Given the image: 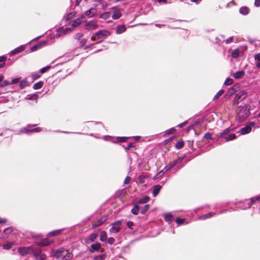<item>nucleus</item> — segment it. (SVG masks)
I'll return each instance as SVG.
<instances>
[{
    "mask_svg": "<svg viewBox=\"0 0 260 260\" xmlns=\"http://www.w3.org/2000/svg\"><path fill=\"white\" fill-rule=\"evenodd\" d=\"M34 248L32 247H22L18 249V252L21 255H25L27 254H32Z\"/></svg>",
    "mask_w": 260,
    "mask_h": 260,
    "instance_id": "obj_7",
    "label": "nucleus"
},
{
    "mask_svg": "<svg viewBox=\"0 0 260 260\" xmlns=\"http://www.w3.org/2000/svg\"><path fill=\"white\" fill-rule=\"evenodd\" d=\"M24 48H25L24 46H21L19 47H18V48L14 49L13 50H12L11 51V54H16L20 53L24 50Z\"/></svg>",
    "mask_w": 260,
    "mask_h": 260,
    "instance_id": "obj_24",
    "label": "nucleus"
},
{
    "mask_svg": "<svg viewBox=\"0 0 260 260\" xmlns=\"http://www.w3.org/2000/svg\"><path fill=\"white\" fill-rule=\"evenodd\" d=\"M61 230H55L54 231H52L49 233V235H50L51 236H55L58 234H59L60 233Z\"/></svg>",
    "mask_w": 260,
    "mask_h": 260,
    "instance_id": "obj_47",
    "label": "nucleus"
},
{
    "mask_svg": "<svg viewBox=\"0 0 260 260\" xmlns=\"http://www.w3.org/2000/svg\"><path fill=\"white\" fill-rule=\"evenodd\" d=\"M112 225V227L110 229V233H117L121 229V221L120 220L116 221Z\"/></svg>",
    "mask_w": 260,
    "mask_h": 260,
    "instance_id": "obj_6",
    "label": "nucleus"
},
{
    "mask_svg": "<svg viewBox=\"0 0 260 260\" xmlns=\"http://www.w3.org/2000/svg\"><path fill=\"white\" fill-rule=\"evenodd\" d=\"M106 258V255L103 254L94 256L93 260H104Z\"/></svg>",
    "mask_w": 260,
    "mask_h": 260,
    "instance_id": "obj_36",
    "label": "nucleus"
},
{
    "mask_svg": "<svg viewBox=\"0 0 260 260\" xmlns=\"http://www.w3.org/2000/svg\"><path fill=\"white\" fill-rule=\"evenodd\" d=\"M233 39V37H231L228 38L227 40H225V43L226 44H229L232 42V40Z\"/></svg>",
    "mask_w": 260,
    "mask_h": 260,
    "instance_id": "obj_60",
    "label": "nucleus"
},
{
    "mask_svg": "<svg viewBox=\"0 0 260 260\" xmlns=\"http://www.w3.org/2000/svg\"><path fill=\"white\" fill-rule=\"evenodd\" d=\"M249 10L247 7H242L239 10V12L242 15H247L249 13Z\"/></svg>",
    "mask_w": 260,
    "mask_h": 260,
    "instance_id": "obj_25",
    "label": "nucleus"
},
{
    "mask_svg": "<svg viewBox=\"0 0 260 260\" xmlns=\"http://www.w3.org/2000/svg\"><path fill=\"white\" fill-rule=\"evenodd\" d=\"M233 83V80L232 78H228L224 81V84L225 85H230Z\"/></svg>",
    "mask_w": 260,
    "mask_h": 260,
    "instance_id": "obj_40",
    "label": "nucleus"
},
{
    "mask_svg": "<svg viewBox=\"0 0 260 260\" xmlns=\"http://www.w3.org/2000/svg\"><path fill=\"white\" fill-rule=\"evenodd\" d=\"M255 125L254 122H250L247 124L245 127L242 128L239 131L241 135H245L249 133L252 129V127Z\"/></svg>",
    "mask_w": 260,
    "mask_h": 260,
    "instance_id": "obj_5",
    "label": "nucleus"
},
{
    "mask_svg": "<svg viewBox=\"0 0 260 260\" xmlns=\"http://www.w3.org/2000/svg\"><path fill=\"white\" fill-rule=\"evenodd\" d=\"M111 35V32L107 30H100L95 33L98 39H101L104 37L109 36Z\"/></svg>",
    "mask_w": 260,
    "mask_h": 260,
    "instance_id": "obj_8",
    "label": "nucleus"
},
{
    "mask_svg": "<svg viewBox=\"0 0 260 260\" xmlns=\"http://www.w3.org/2000/svg\"><path fill=\"white\" fill-rule=\"evenodd\" d=\"M98 236V235L97 233H93L90 234L88 236V237H87L85 239V243L86 244H89L90 242H94L96 240V239L97 238Z\"/></svg>",
    "mask_w": 260,
    "mask_h": 260,
    "instance_id": "obj_10",
    "label": "nucleus"
},
{
    "mask_svg": "<svg viewBox=\"0 0 260 260\" xmlns=\"http://www.w3.org/2000/svg\"><path fill=\"white\" fill-rule=\"evenodd\" d=\"M101 248V244L99 243L93 244L91 245L90 248L89 249V251L91 253H93L95 251H98Z\"/></svg>",
    "mask_w": 260,
    "mask_h": 260,
    "instance_id": "obj_11",
    "label": "nucleus"
},
{
    "mask_svg": "<svg viewBox=\"0 0 260 260\" xmlns=\"http://www.w3.org/2000/svg\"><path fill=\"white\" fill-rule=\"evenodd\" d=\"M184 143L183 141H180L177 142L175 145V148L177 149H181L183 147Z\"/></svg>",
    "mask_w": 260,
    "mask_h": 260,
    "instance_id": "obj_38",
    "label": "nucleus"
},
{
    "mask_svg": "<svg viewBox=\"0 0 260 260\" xmlns=\"http://www.w3.org/2000/svg\"><path fill=\"white\" fill-rule=\"evenodd\" d=\"M126 27L124 25L117 26L116 32L117 34H120L126 30Z\"/></svg>",
    "mask_w": 260,
    "mask_h": 260,
    "instance_id": "obj_23",
    "label": "nucleus"
},
{
    "mask_svg": "<svg viewBox=\"0 0 260 260\" xmlns=\"http://www.w3.org/2000/svg\"><path fill=\"white\" fill-rule=\"evenodd\" d=\"M6 57L4 56H0V62H2V63H4L5 64V62L6 60Z\"/></svg>",
    "mask_w": 260,
    "mask_h": 260,
    "instance_id": "obj_56",
    "label": "nucleus"
},
{
    "mask_svg": "<svg viewBox=\"0 0 260 260\" xmlns=\"http://www.w3.org/2000/svg\"><path fill=\"white\" fill-rule=\"evenodd\" d=\"M235 88H236V86H234L231 87L228 90V91L226 92V93L225 94V95H224L225 98L228 99V98H230L233 94L235 93V92L237 91L236 89Z\"/></svg>",
    "mask_w": 260,
    "mask_h": 260,
    "instance_id": "obj_14",
    "label": "nucleus"
},
{
    "mask_svg": "<svg viewBox=\"0 0 260 260\" xmlns=\"http://www.w3.org/2000/svg\"><path fill=\"white\" fill-rule=\"evenodd\" d=\"M12 228L10 227H9V228H6V229H5L4 233L6 234H8L9 233H10L11 232H12Z\"/></svg>",
    "mask_w": 260,
    "mask_h": 260,
    "instance_id": "obj_53",
    "label": "nucleus"
},
{
    "mask_svg": "<svg viewBox=\"0 0 260 260\" xmlns=\"http://www.w3.org/2000/svg\"><path fill=\"white\" fill-rule=\"evenodd\" d=\"M184 156H181V157H179L177 159L174 160L173 161V162H172V164H170L169 168L166 171L169 170V169L173 168L176 165L181 163L182 162V161L183 160V159H184Z\"/></svg>",
    "mask_w": 260,
    "mask_h": 260,
    "instance_id": "obj_19",
    "label": "nucleus"
},
{
    "mask_svg": "<svg viewBox=\"0 0 260 260\" xmlns=\"http://www.w3.org/2000/svg\"><path fill=\"white\" fill-rule=\"evenodd\" d=\"M173 218L172 214L170 213H167L165 216V221L170 223L172 222Z\"/></svg>",
    "mask_w": 260,
    "mask_h": 260,
    "instance_id": "obj_27",
    "label": "nucleus"
},
{
    "mask_svg": "<svg viewBox=\"0 0 260 260\" xmlns=\"http://www.w3.org/2000/svg\"><path fill=\"white\" fill-rule=\"evenodd\" d=\"M107 239V233L105 231H102L100 233V240L102 242H106Z\"/></svg>",
    "mask_w": 260,
    "mask_h": 260,
    "instance_id": "obj_26",
    "label": "nucleus"
},
{
    "mask_svg": "<svg viewBox=\"0 0 260 260\" xmlns=\"http://www.w3.org/2000/svg\"><path fill=\"white\" fill-rule=\"evenodd\" d=\"M119 139H120V142H125L128 139V138L127 137H120Z\"/></svg>",
    "mask_w": 260,
    "mask_h": 260,
    "instance_id": "obj_63",
    "label": "nucleus"
},
{
    "mask_svg": "<svg viewBox=\"0 0 260 260\" xmlns=\"http://www.w3.org/2000/svg\"><path fill=\"white\" fill-rule=\"evenodd\" d=\"M245 75V72L244 70L238 71L233 74L232 76L236 79H239L243 78Z\"/></svg>",
    "mask_w": 260,
    "mask_h": 260,
    "instance_id": "obj_13",
    "label": "nucleus"
},
{
    "mask_svg": "<svg viewBox=\"0 0 260 260\" xmlns=\"http://www.w3.org/2000/svg\"><path fill=\"white\" fill-rule=\"evenodd\" d=\"M254 5L256 7H259L260 6V0H255Z\"/></svg>",
    "mask_w": 260,
    "mask_h": 260,
    "instance_id": "obj_62",
    "label": "nucleus"
},
{
    "mask_svg": "<svg viewBox=\"0 0 260 260\" xmlns=\"http://www.w3.org/2000/svg\"><path fill=\"white\" fill-rule=\"evenodd\" d=\"M204 138L206 140H211L212 139V134L210 133H207L204 135Z\"/></svg>",
    "mask_w": 260,
    "mask_h": 260,
    "instance_id": "obj_45",
    "label": "nucleus"
},
{
    "mask_svg": "<svg viewBox=\"0 0 260 260\" xmlns=\"http://www.w3.org/2000/svg\"><path fill=\"white\" fill-rule=\"evenodd\" d=\"M149 199H150V198L149 197L145 196V197L140 199L138 201V203H139V204L146 203L149 201Z\"/></svg>",
    "mask_w": 260,
    "mask_h": 260,
    "instance_id": "obj_31",
    "label": "nucleus"
},
{
    "mask_svg": "<svg viewBox=\"0 0 260 260\" xmlns=\"http://www.w3.org/2000/svg\"><path fill=\"white\" fill-rule=\"evenodd\" d=\"M224 92V90H220L214 96V99H218L219 98V96H220Z\"/></svg>",
    "mask_w": 260,
    "mask_h": 260,
    "instance_id": "obj_48",
    "label": "nucleus"
},
{
    "mask_svg": "<svg viewBox=\"0 0 260 260\" xmlns=\"http://www.w3.org/2000/svg\"><path fill=\"white\" fill-rule=\"evenodd\" d=\"M52 242L49 241L48 239H43L41 242H40V245L41 246H46L50 245Z\"/></svg>",
    "mask_w": 260,
    "mask_h": 260,
    "instance_id": "obj_28",
    "label": "nucleus"
},
{
    "mask_svg": "<svg viewBox=\"0 0 260 260\" xmlns=\"http://www.w3.org/2000/svg\"><path fill=\"white\" fill-rule=\"evenodd\" d=\"M176 132V129L174 128L171 129L169 131H168L167 132L168 134H174Z\"/></svg>",
    "mask_w": 260,
    "mask_h": 260,
    "instance_id": "obj_61",
    "label": "nucleus"
},
{
    "mask_svg": "<svg viewBox=\"0 0 260 260\" xmlns=\"http://www.w3.org/2000/svg\"><path fill=\"white\" fill-rule=\"evenodd\" d=\"M239 50L238 49L234 50L232 53L231 56L233 58H237L239 56Z\"/></svg>",
    "mask_w": 260,
    "mask_h": 260,
    "instance_id": "obj_37",
    "label": "nucleus"
},
{
    "mask_svg": "<svg viewBox=\"0 0 260 260\" xmlns=\"http://www.w3.org/2000/svg\"><path fill=\"white\" fill-rule=\"evenodd\" d=\"M83 37V35L81 33H78L76 34L75 36V38L76 39L79 40L81 38Z\"/></svg>",
    "mask_w": 260,
    "mask_h": 260,
    "instance_id": "obj_57",
    "label": "nucleus"
},
{
    "mask_svg": "<svg viewBox=\"0 0 260 260\" xmlns=\"http://www.w3.org/2000/svg\"><path fill=\"white\" fill-rule=\"evenodd\" d=\"M82 19V17L78 18L74 20L71 22V24L73 27H75L78 26L81 22V19Z\"/></svg>",
    "mask_w": 260,
    "mask_h": 260,
    "instance_id": "obj_22",
    "label": "nucleus"
},
{
    "mask_svg": "<svg viewBox=\"0 0 260 260\" xmlns=\"http://www.w3.org/2000/svg\"><path fill=\"white\" fill-rule=\"evenodd\" d=\"M38 98V95L37 94H34L31 95H30L29 97L27 98V99L29 100H37Z\"/></svg>",
    "mask_w": 260,
    "mask_h": 260,
    "instance_id": "obj_43",
    "label": "nucleus"
},
{
    "mask_svg": "<svg viewBox=\"0 0 260 260\" xmlns=\"http://www.w3.org/2000/svg\"><path fill=\"white\" fill-rule=\"evenodd\" d=\"M148 177V176L146 175H141L139 177V181L141 183H143L145 182V180Z\"/></svg>",
    "mask_w": 260,
    "mask_h": 260,
    "instance_id": "obj_39",
    "label": "nucleus"
},
{
    "mask_svg": "<svg viewBox=\"0 0 260 260\" xmlns=\"http://www.w3.org/2000/svg\"><path fill=\"white\" fill-rule=\"evenodd\" d=\"M247 96V92L244 90H241L237 93L233 100V105H237L240 101L244 100Z\"/></svg>",
    "mask_w": 260,
    "mask_h": 260,
    "instance_id": "obj_2",
    "label": "nucleus"
},
{
    "mask_svg": "<svg viewBox=\"0 0 260 260\" xmlns=\"http://www.w3.org/2000/svg\"><path fill=\"white\" fill-rule=\"evenodd\" d=\"M256 201L258 202L260 201V195L251 198L250 201L246 200L243 205L239 206V207L241 209H246L247 208H249L251 207V206L255 203Z\"/></svg>",
    "mask_w": 260,
    "mask_h": 260,
    "instance_id": "obj_3",
    "label": "nucleus"
},
{
    "mask_svg": "<svg viewBox=\"0 0 260 260\" xmlns=\"http://www.w3.org/2000/svg\"><path fill=\"white\" fill-rule=\"evenodd\" d=\"M237 119L239 121H244L249 115V111L247 105L240 106L236 110Z\"/></svg>",
    "mask_w": 260,
    "mask_h": 260,
    "instance_id": "obj_1",
    "label": "nucleus"
},
{
    "mask_svg": "<svg viewBox=\"0 0 260 260\" xmlns=\"http://www.w3.org/2000/svg\"><path fill=\"white\" fill-rule=\"evenodd\" d=\"M131 180V178L128 176H127L124 181V184H127L129 183Z\"/></svg>",
    "mask_w": 260,
    "mask_h": 260,
    "instance_id": "obj_54",
    "label": "nucleus"
},
{
    "mask_svg": "<svg viewBox=\"0 0 260 260\" xmlns=\"http://www.w3.org/2000/svg\"><path fill=\"white\" fill-rule=\"evenodd\" d=\"M215 213L214 212H209L207 214H204L201 217V219H208L211 217L213 215H215Z\"/></svg>",
    "mask_w": 260,
    "mask_h": 260,
    "instance_id": "obj_32",
    "label": "nucleus"
},
{
    "mask_svg": "<svg viewBox=\"0 0 260 260\" xmlns=\"http://www.w3.org/2000/svg\"><path fill=\"white\" fill-rule=\"evenodd\" d=\"M226 142L233 140L236 138V135L234 134H230L228 136L224 138Z\"/></svg>",
    "mask_w": 260,
    "mask_h": 260,
    "instance_id": "obj_35",
    "label": "nucleus"
},
{
    "mask_svg": "<svg viewBox=\"0 0 260 260\" xmlns=\"http://www.w3.org/2000/svg\"><path fill=\"white\" fill-rule=\"evenodd\" d=\"M111 9L114 10L113 14L111 16L113 19H117L121 17V13L115 7H113Z\"/></svg>",
    "mask_w": 260,
    "mask_h": 260,
    "instance_id": "obj_16",
    "label": "nucleus"
},
{
    "mask_svg": "<svg viewBox=\"0 0 260 260\" xmlns=\"http://www.w3.org/2000/svg\"><path fill=\"white\" fill-rule=\"evenodd\" d=\"M134 223L133 222L131 221H128L127 223H126V226L129 228V229H131L132 228V227L134 226Z\"/></svg>",
    "mask_w": 260,
    "mask_h": 260,
    "instance_id": "obj_52",
    "label": "nucleus"
},
{
    "mask_svg": "<svg viewBox=\"0 0 260 260\" xmlns=\"http://www.w3.org/2000/svg\"><path fill=\"white\" fill-rule=\"evenodd\" d=\"M9 85H11V83H10L7 80H5L3 82L2 84H1V86H7Z\"/></svg>",
    "mask_w": 260,
    "mask_h": 260,
    "instance_id": "obj_55",
    "label": "nucleus"
},
{
    "mask_svg": "<svg viewBox=\"0 0 260 260\" xmlns=\"http://www.w3.org/2000/svg\"><path fill=\"white\" fill-rule=\"evenodd\" d=\"M64 252L62 260H71L73 258V254L69 251V250H66Z\"/></svg>",
    "mask_w": 260,
    "mask_h": 260,
    "instance_id": "obj_18",
    "label": "nucleus"
},
{
    "mask_svg": "<svg viewBox=\"0 0 260 260\" xmlns=\"http://www.w3.org/2000/svg\"><path fill=\"white\" fill-rule=\"evenodd\" d=\"M19 81V79L18 78H15V79H13L12 80V82L11 83V84H16L17 83H18Z\"/></svg>",
    "mask_w": 260,
    "mask_h": 260,
    "instance_id": "obj_59",
    "label": "nucleus"
},
{
    "mask_svg": "<svg viewBox=\"0 0 260 260\" xmlns=\"http://www.w3.org/2000/svg\"><path fill=\"white\" fill-rule=\"evenodd\" d=\"M110 15H111L110 12H105V13L101 14L100 17L101 18L106 20L110 18Z\"/></svg>",
    "mask_w": 260,
    "mask_h": 260,
    "instance_id": "obj_30",
    "label": "nucleus"
},
{
    "mask_svg": "<svg viewBox=\"0 0 260 260\" xmlns=\"http://www.w3.org/2000/svg\"><path fill=\"white\" fill-rule=\"evenodd\" d=\"M44 82L43 81H39L38 83H35L33 85V88L34 89H39L42 87L43 86Z\"/></svg>",
    "mask_w": 260,
    "mask_h": 260,
    "instance_id": "obj_29",
    "label": "nucleus"
},
{
    "mask_svg": "<svg viewBox=\"0 0 260 260\" xmlns=\"http://www.w3.org/2000/svg\"><path fill=\"white\" fill-rule=\"evenodd\" d=\"M41 128L40 127L35 128H33L30 130H28L25 128H24L21 129V132L22 133L29 134L30 133H33V132H41Z\"/></svg>",
    "mask_w": 260,
    "mask_h": 260,
    "instance_id": "obj_21",
    "label": "nucleus"
},
{
    "mask_svg": "<svg viewBox=\"0 0 260 260\" xmlns=\"http://www.w3.org/2000/svg\"><path fill=\"white\" fill-rule=\"evenodd\" d=\"M86 29L89 30H92L98 27V25L95 21L91 20L86 22L85 24Z\"/></svg>",
    "mask_w": 260,
    "mask_h": 260,
    "instance_id": "obj_9",
    "label": "nucleus"
},
{
    "mask_svg": "<svg viewBox=\"0 0 260 260\" xmlns=\"http://www.w3.org/2000/svg\"><path fill=\"white\" fill-rule=\"evenodd\" d=\"M254 59L255 60L260 61V53H258L255 55Z\"/></svg>",
    "mask_w": 260,
    "mask_h": 260,
    "instance_id": "obj_58",
    "label": "nucleus"
},
{
    "mask_svg": "<svg viewBox=\"0 0 260 260\" xmlns=\"http://www.w3.org/2000/svg\"><path fill=\"white\" fill-rule=\"evenodd\" d=\"M133 146V144L132 143H129L127 144V147L125 149L126 150H129L131 147Z\"/></svg>",
    "mask_w": 260,
    "mask_h": 260,
    "instance_id": "obj_64",
    "label": "nucleus"
},
{
    "mask_svg": "<svg viewBox=\"0 0 260 260\" xmlns=\"http://www.w3.org/2000/svg\"><path fill=\"white\" fill-rule=\"evenodd\" d=\"M131 212L134 215H138L139 212V207L138 205L134 206L133 208L131 210Z\"/></svg>",
    "mask_w": 260,
    "mask_h": 260,
    "instance_id": "obj_34",
    "label": "nucleus"
},
{
    "mask_svg": "<svg viewBox=\"0 0 260 260\" xmlns=\"http://www.w3.org/2000/svg\"><path fill=\"white\" fill-rule=\"evenodd\" d=\"M106 218H105V219H97L96 220H94V221H93L92 222V227L93 228H96L100 225H101V224H102L106 220Z\"/></svg>",
    "mask_w": 260,
    "mask_h": 260,
    "instance_id": "obj_12",
    "label": "nucleus"
},
{
    "mask_svg": "<svg viewBox=\"0 0 260 260\" xmlns=\"http://www.w3.org/2000/svg\"><path fill=\"white\" fill-rule=\"evenodd\" d=\"M161 188V186L160 185H154L153 187L152 190V194L154 197H155L159 193L160 189Z\"/></svg>",
    "mask_w": 260,
    "mask_h": 260,
    "instance_id": "obj_20",
    "label": "nucleus"
},
{
    "mask_svg": "<svg viewBox=\"0 0 260 260\" xmlns=\"http://www.w3.org/2000/svg\"><path fill=\"white\" fill-rule=\"evenodd\" d=\"M12 243H7L6 245H4V249H10L12 247Z\"/></svg>",
    "mask_w": 260,
    "mask_h": 260,
    "instance_id": "obj_50",
    "label": "nucleus"
},
{
    "mask_svg": "<svg viewBox=\"0 0 260 260\" xmlns=\"http://www.w3.org/2000/svg\"><path fill=\"white\" fill-rule=\"evenodd\" d=\"M114 242H115V239L112 237H110L108 239V243L110 245L113 244Z\"/></svg>",
    "mask_w": 260,
    "mask_h": 260,
    "instance_id": "obj_51",
    "label": "nucleus"
},
{
    "mask_svg": "<svg viewBox=\"0 0 260 260\" xmlns=\"http://www.w3.org/2000/svg\"><path fill=\"white\" fill-rule=\"evenodd\" d=\"M41 45L40 44H36L35 45H34L32 47H31V51H36L37 49H38L39 48H40L41 47Z\"/></svg>",
    "mask_w": 260,
    "mask_h": 260,
    "instance_id": "obj_44",
    "label": "nucleus"
},
{
    "mask_svg": "<svg viewBox=\"0 0 260 260\" xmlns=\"http://www.w3.org/2000/svg\"><path fill=\"white\" fill-rule=\"evenodd\" d=\"M66 250V249L63 248H60L57 249L55 253V256L57 258H59L60 257H62Z\"/></svg>",
    "mask_w": 260,
    "mask_h": 260,
    "instance_id": "obj_15",
    "label": "nucleus"
},
{
    "mask_svg": "<svg viewBox=\"0 0 260 260\" xmlns=\"http://www.w3.org/2000/svg\"><path fill=\"white\" fill-rule=\"evenodd\" d=\"M149 207V205H145L141 211V213L143 214H145L148 211Z\"/></svg>",
    "mask_w": 260,
    "mask_h": 260,
    "instance_id": "obj_42",
    "label": "nucleus"
},
{
    "mask_svg": "<svg viewBox=\"0 0 260 260\" xmlns=\"http://www.w3.org/2000/svg\"><path fill=\"white\" fill-rule=\"evenodd\" d=\"M37 260H45L47 258V256L45 254L42 253L40 249H34L33 250L32 254Z\"/></svg>",
    "mask_w": 260,
    "mask_h": 260,
    "instance_id": "obj_4",
    "label": "nucleus"
},
{
    "mask_svg": "<svg viewBox=\"0 0 260 260\" xmlns=\"http://www.w3.org/2000/svg\"><path fill=\"white\" fill-rule=\"evenodd\" d=\"M96 13V10L95 8H91L90 9L87 10L85 14L88 18L93 17Z\"/></svg>",
    "mask_w": 260,
    "mask_h": 260,
    "instance_id": "obj_17",
    "label": "nucleus"
},
{
    "mask_svg": "<svg viewBox=\"0 0 260 260\" xmlns=\"http://www.w3.org/2000/svg\"><path fill=\"white\" fill-rule=\"evenodd\" d=\"M27 81L26 80H22L20 82L19 86L21 89L24 88L27 86Z\"/></svg>",
    "mask_w": 260,
    "mask_h": 260,
    "instance_id": "obj_41",
    "label": "nucleus"
},
{
    "mask_svg": "<svg viewBox=\"0 0 260 260\" xmlns=\"http://www.w3.org/2000/svg\"><path fill=\"white\" fill-rule=\"evenodd\" d=\"M50 68V66H48L45 68H43L42 69H41L40 70V72L41 74H43V73H45Z\"/></svg>",
    "mask_w": 260,
    "mask_h": 260,
    "instance_id": "obj_49",
    "label": "nucleus"
},
{
    "mask_svg": "<svg viewBox=\"0 0 260 260\" xmlns=\"http://www.w3.org/2000/svg\"><path fill=\"white\" fill-rule=\"evenodd\" d=\"M176 222L178 224H181L185 222V219L180 218H177L176 219Z\"/></svg>",
    "mask_w": 260,
    "mask_h": 260,
    "instance_id": "obj_46",
    "label": "nucleus"
},
{
    "mask_svg": "<svg viewBox=\"0 0 260 260\" xmlns=\"http://www.w3.org/2000/svg\"><path fill=\"white\" fill-rule=\"evenodd\" d=\"M230 131L231 129L230 128L225 129L222 133L220 134V138H224L225 137V135L228 134Z\"/></svg>",
    "mask_w": 260,
    "mask_h": 260,
    "instance_id": "obj_33",
    "label": "nucleus"
}]
</instances>
